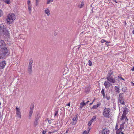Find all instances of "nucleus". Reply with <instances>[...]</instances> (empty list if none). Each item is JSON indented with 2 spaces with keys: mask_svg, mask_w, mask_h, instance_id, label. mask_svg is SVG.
I'll use <instances>...</instances> for the list:
<instances>
[{
  "mask_svg": "<svg viewBox=\"0 0 134 134\" xmlns=\"http://www.w3.org/2000/svg\"><path fill=\"white\" fill-rule=\"evenodd\" d=\"M113 71L111 70H109L108 74L106 79L110 83H114L116 82L115 78L113 77Z\"/></svg>",
  "mask_w": 134,
  "mask_h": 134,
  "instance_id": "f257e3e1",
  "label": "nucleus"
},
{
  "mask_svg": "<svg viewBox=\"0 0 134 134\" xmlns=\"http://www.w3.org/2000/svg\"><path fill=\"white\" fill-rule=\"evenodd\" d=\"M4 27L3 25H0V35L9 36V33L8 30L4 28Z\"/></svg>",
  "mask_w": 134,
  "mask_h": 134,
  "instance_id": "f03ea898",
  "label": "nucleus"
},
{
  "mask_svg": "<svg viewBox=\"0 0 134 134\" xmlns=\"http://www.w3.org/2000/svg\"><path fill=\"white\" fill-rule=\"evenodd\" d=\"M111 110L109 108H105L104 110L103 114L104 117L108 118L110 117Z\"/></svg>",
  "mask_w": 134,
  "mask_h": 134,
  "instance_id": "7ed1b4c3",
  "label": "nucleus"
},
{
  "mask_svg": "<svg viewBox=\"0 0 134 134\" xmlns=\"http://www.w3.org/2000/svg\"><path fill=\"white\" fill-rule=\"evenodd\" d=\"M15 19V16L13 14H9L7 19V21L8 23H12Z\"/></svg>",
  "mask_w": 134,
  "mask_h": 134,
  "instance_id": "20e7f679",
  "label": "nucleus"
},
{
  "mask_svg": "<svg viewBox=\"0 0 134 134\" xmlns=\"http://www.w3.org/2000/svg\"><path fill=\"white\" fill-rule=\"evenodd\" d=\"M124 96L123 93H119L118 97V100L120 102V103L122 104L125 105V103L124 101Z\"/></svg>",
  "mask_w": 134,
  "mask_h": 134,
  "instance_id": "39448f33",
  "label": "nucleus"
},
{
  "mask_svg": "<svg viewBox=\"0 0 134 134\" xmlns=\"http://www.w3.org/2000/svg\"><path fill=\"white\" fill-rule=\"evenodd\" d=\"M34 106L32 104L30 107L29 112V119H30L33 114L34 109Z\"/></svg>",
  "mask_w": 134,
  "mask_h": 134,
  "instance_id": "423d86ee",
  "label": "nucleus"
},
{
  "mask_svg": "<svg viewBox=\"0 0 134 134\" xmlns=\"http://www.w3.org/2000/svg\"><path fill=\"white\" fill-rule=\"evenodd\" d=\"M5 43L3 40H0V48L1 49L4 48L5 47Z\"/></svg>",
  "mask_w": 134,
  "mask_h": 134,
  "instance_id": "0eeeda50",
  "label": "nucleus"
},
{
  "mask_svg": "<svg viewBox=\"0 0 134 134\" xmlns=\"http://www.w3.org/2000/svg\"><path fill=\"white\" fill-rule=\"evenodd\" d=\"M6 65V62L5 61H2L0 62V68L2 69H3Z\"/></svg>",
  "mask_w": 134,
  "mask_h": 134,
  "instance_id": "6e6552de",
  "label": "nucleus"
},
{
  "mask_svg": "<svg viewBox=\"0 0 134 134\" xmlns=\"http://www.w3.org/2000/svg\"><path fill=\"white\" fill-rule=\"evenodd\" d=\"M125 122H123L120 125V127L116 131L117 134H120L121 133V131L122 130V129L123 128V126Z\"/></svg>",
  "mask_w": 134,
  "mask_h": 134,
  "instance_id": "1a4fd4ad",
  "label": "nucleus"
},
{
  "mask_svg": "<svg viewBox=\"0 0 134 134\" xmlns=\"http://www.w3.org/2000/svg\"><path fill=\"white\" fill-rule=\"evenodd\" d=\"M109 131L106 128L103 129L102 130V134H109Z\"/></svg>",
  "mask_w": 134,
  "mask_h": 134,
  "instance_id": "9d476101",
  "label": "nucleus"
},
{
  "mask_svg": "<svg viewBox=\"0 0 134 134\" xmlns=\"http://www.w3.org/2000/svg\"><path fill=\"white\" fill-rule=\"evenodd\" d=\"M77 119V116H75L72 119L71 122L72 125H74L76 123Z\"/></svg>",
  "mask_w": 134,
  "mask_h": 134,
  "instance_id": "9b49d317",
  "label": "nucleus"
},
{
  "mask_svg": "<svg viewBox=\"0 0 134 134\" xmlns=\"http://www.w3.org/2000/svg\"><path fill=\"white\" fill-rule=\"evenodd\" d=\"M3 50L2 52L4 53L5 55H8L9 54V52L8 49L5 47H4V48H2Z\"/></svg>",
  "mask_w": 134,
  "mask_h": 134,
  "instance_id": "f8f14e48",
  "label": "nucleus"
},
{
  "mask_svg": "<svg viewBox=\"0 0 134 134\" xmlns=\"http://www.w3.org/2000/svg\"><path fill=\"white\" fill-rule=\"evenodd\" d=\"M32 66H28V72L29 74H31L32 72Z\"/></svg>",
  "mask_w": 134,
  "mask_h": 134,
  "instance_id": "ddd939ff",
  "label": "nucleus"
},
{
  "mask_svg": "<svg viewBox=\"0 0 134 134\" xmlns=\"http://www.w3.org/2000/svg\"><path fill=\"white\" fill-rule=\"evenodd\" d=\"M111 83L108 81H105L104 83V85L106 88H108L110 86V85Z\"/></svg>",
  "mask_w": 134,
  "mask_h": 134,
  "instance_id": "4468645a",
  "label": "nucleus"
},
{
  "mask_svg": "<svg viewBox=\"0 0 134 134\" xmlns=\"http://www.w3.org/2000/svg\"><path fill=\"white\" fill-rule=\"evenodd\" d=\"M96 118V117L95 116H94L93 118L91 119L88 123V125L90 126L91 125L92 123L93 122L94 120Z\"/></svg>",
  "mask_w": 134,
  "mask_h": 134,
  "instance_id": "2eb2a0df",
  "label": "nucleus"
},
{
  "mask_svg": "<svg viewBox=\"0 0 134 134\" xmlns=\"http://www.w3.org/2000/svg\"><path fill=\"white\" fill-rule=\"evenodd\" d=\"M114 88L116 92L117 93L119 94L121 89H120L118 87L116 86Z\"/></svg>",
  "mask_w": 134,
  "mask_h": 134,
  "instance_id": "dca6fc26",
  "label": "nucleus"
},
{
  "mask_svg": "<svg viewBox=\"0 0 134 134\" xmlns=\"http://www.w3.org/2000/svg\"><path fill=\"white\" fill-rule=\"evenodd\" d=\"M5 55L2 52L0 53V59H4L5 58Z\"/></svg>",
  "mask_w": 134,
  "mask_h": 134,
  "instance_id": "f3484780",
  "label": "nucleus"
},
{
  "mask_svg": "<svg viewBox=\"0 0 134 134\" xmlns=\"http://www.w3.org/2000/svg\"><path fill=\"white\" fill-rule=\"evenodd\" d=\"M122 120H124L125 121L127 122L128 121V119L126 116H125L123 115L122 116L121 119V121Z\"/></svg>",
  "mask_w": 134,
  "mask_h": 134,
  "instance_id": "a211bd4d",
  "label": "nucleus"
},
{
  "mask_svg": "<svg viewBox=\"0 0 134 134\" xmlns=\"http://www.w3.org/2000/svg\"><path fill=\"white\" fill-rule=\"evenodd\" d=\"M105 98L107 100H109L110 99V97L108 93L106 94L105 96Z\"/></svg>",
  "mask_w": 134,
  "mask_h": 134,
  "instance_id": "6ab92c4d",
  "label": "nucleus"
},
{
  "mask_svg": "<svg viewBox=\"0 0 134 134\" xmlns=\"http://www.w3.org/2000/svg\"><path fill=\"white\" fill-rule=\"evenodd\" d=\"M45 12L46 14H47V15L48 16H49L50 14V11L48 8H47L45 9Z\"/></svg>",
  "mask_w": 134,
  "mask_h": 134,
  "instance_id": "aec40b11",
  "label": "nucleus"
},
{
  "mask_svg": "<svg viewBox=\"0 0 134 134\" xmlns=\"http://www.w3.org/2000/svg\"><path fill=\"white\" fill-rule=\"evenodd\" d=\"M40 117V114H37L36 115L35 117V120H37L38 121Z\"/></svg>",
  "mask_w": 134,
  "mask_h": 134,
  "instance_id": "412c9836",
  "label": "nucleus"
},
{
  "mask_svg": "<svg viewBox=\"0 0 134 134\" xmlns=\"http://www.w3.org/2000/svg\"><path fill=\"white\" fill-rule=\"evenodd\" d=\"M84 1H82L81 2V4L80 5H79L78 7L79 8H82L84 6Z\"/></svg>",
  "mask_w": 134,
  "mask_h": 134,
  "instance_id": "4be33fe9",
  "label": "nucleus"
},
{
  "mask_svg": "<svg viewBox=\"0 0 134 134\" xmlns=\"http://www.w3.org/2000/svg\"><path fill=\"white\" fill-rule=\"evenodd\" d=\"M128 109L126 107H125L124 108L123 110V114L124 115H125L128 112Z\"/></svg>",
  "mask_w": 134,
  "mask_h": 134,
  "instance_id": "5701e85b",
  "label": "nucleus"
},
{
  "mask_svg": "<svg viewBox=\"0 0 134 134\" xmlns=\"http://www.w3.org/2000/svg\"><path fill=\"white\" fill-rule=\"evenodd\" d=\"M33 62V60L32 58H30L29 60V64L28 66H32V63Z\"/></svg>",
  "mask_w": 134,
  "mask_h": 134,
  "instance_id": "b1692460",
  "label": "nucleus"
},
{
  "mask_svg": "<svg viewBox=\"0 0 134 134\" xmlns=\"http://www.w3.org/2000/svg\"><path fill=\"white\" fill-rule=\"evenodd\" d=\"M101 93L103 95V98H105V93L104 92V90L103 89H102L101 91Z\"/></svg>",
  "mask_w": 134,
  "mask_h": 134,
  "instance_id": "393cba45",
  "label": "nucleus"
},
{
  "mask_svg": "<svg viewBox=\"0 0 134 134\" xmlns=\"http://www.w3.org/2000/svg\"><path fill=\"white\" fill-rule=\"evenodd\" d=\"M86 105V104H85V103L84 102V101L83 102H82L80 103V107L82 108L85 105Z\"/></svg>",
  "mask_w": 134,
  "mask_h": 134,
  "instance_id": "a878e982",
  "label": "nucleus"
},
{
  "mask_svg": "<svg viewBox=\"0 0 134 134\" xmlns=\"http://www.w3.org/2000/svg\"><path fill=\"white\" fill-rule=\"evenodd\" d=\"M28 9L29 11H30V13H31V5H28Z\"/></svg>",
  "mask_w": 134,
  "mask_h": 134,
  "instance_id": "bb28decb",
  "label": "nucleus"
},
{
  "mask_svg": "<svg viewBox=\"0 0 134 134\" xmlns=\"http://www.w3.org/2000/svg\"><path fill=\"white\" fill-rule=\"evenodd\" d=\"M38 123V121L35 120V121L34 122V125L35 127H36Z\"/></svg>",
  "mask_w": 134,
  "mask_h": 134,
  "instance_id": "cd10ccee",
  "label": "nucleus"
},
{
  "mask_svg": "<svg viewBox=\"0 0 134 134\" xmlns=\"http://www.w3.org/2000/svg\"><path fill=\"white\" fill-rule=\"evenodd\" d=\"M121 90H122V92H123L124 93L125 92L127 91V88L126 87H124L123 88H122V89H121Z\"/></svg>",
  "mask_w": 134,
  "mask_h": 134,
  "instance_id": "c85d7f7f",
  "label": "nucleus"
},
{
  "mask_svg": "<svg viewBox=\"0 0 134 134\" xmlns=\"http://www.w3.org/2000/svg\"><path fill=\"white\" fill-rule=\"evenodd\" d=\"M16 114L18 115V117L20 118H21L20 112H16Z\"/></svg>",
  "mask_w": 134,
  "mask_h": 134,
  "instance_id": "c756f323",
  "label": "nucleus"
},
{
  "mask_svg": "<svg viewBox=\"0 0 134 134\" xmlns=\"http://www.w3.org/2000/svg\"><path fill=\"white\" fill-rule=\"evenodd\" d=\"M53 0H47L46 3L47 4H50L51 2H52Z\"/></svg>",
  "mask_w": 134,
  "mask_h": 134,
  "instance_id": "7c9ffc66",
  "label": "nucleus"
},
{
  "mask_svg": "<svg viewBox=\"0 0 134 134\" xmlns=\"http://www.w3.org/2000/svg\"><path fill=\"white\" fill-rule=\"evenodd\" d=\"M16 112H20V109L19 108H18L17 107H16Z\"/></svg>",
  "mask_w": 134,
  "mask_h": 134,
  "instance_id": "2f4dec72",
  "label": "nucleus"
},
{
  "mask_svg": "<svg viewBox=\"0 0 134 134\" xmlns=\"http://www.w3.org/2000/svg\"><path fill=\"white\" fill-rule=\"evenodd\" d=\"M3 12L2 10L0 9V17L2 16L3 15Z\"/></svg>",
  "mask_w": 134,
  "mask_h": 134,
  "instance_id": "473e14b6",
  "label": "nucleus"
},
{
  "mask_svg": "<svg viewBox=\"0 0 134 134\" xmlns=\"http://www.w3.org/2000/svg\"><path fill=\"white\" fill-rule=\"evenodd\" d=\"M89 130H89L88 132H87L86 131H85L83 132V134H89Z\"/></svg>",
  "mask_w": 134,
  "mask_h": 134,
  "instance_id": "72a5a7b5",
  "label": "nucleus"
},
{
  "mask_svg": "<svg viewBox=\"0 0 134 134\" xmlns=\"http://www.w3.org/2000/svg\"><path fill=\"white\" fill-rule=\"evenodd\" d=\"M5 3L7 4H9L10 3V1L9 0H7L5 1Z\"/></svg>",
  "mask_w": 134,
  "mask_h": 134,
  "instance_id": "f704fd0d",
  "label": "nucleus"
},
{
  "mask_svg": "<svg viewBox=\"0 0 134 134\" xmlns=\"http://www.w3.org/2000/svg\"><path fill=\"white\" fill-rule=\"evenodd\" d=\"M48 120V123L49 124H51L52 123V121L51 120H49V119L48 118H47L46 119V121Z\"/></svg>",
  "mask_w": 134,
  "mask_h": 134,
  "instance_id": "c9c22d12",
  "label": "nucleus"
},
{
  "mask_svg": "<svg viewBox=\"0 0 134 134\" xmlns=\"http://www.w3.org/2000/svg\"><path fill=\"white\" fill-rule=\"evenodd\" d=\"M101 42L102 43H104V42H108L107 41L104 39H102L101 40Z\"/></svg>",
  "mask_w": 134,
  "mask_h": 134,
  "instance_id": "e433bc0d",
  "label": "nucleus"
},
{
  "mask_svg": "<svg viewBox=\"0 0 134 134\" xmlns=\"http://www.w3.org/2000/svg\"><path fill=\"white\" fill-rule=\"evenodd\" d=\"M88 63H89L88 65H89V66H91L92 65V64L91 61H90V60H89L88 61Z\"/></svg>",
  "mask_w": 134,
  "mask_h": 134,
  "instance_id": "4c0bfd02",
  "label": "nucleus"
},
{
  "mask_svg": "<svg viewBox=\"0 0 134 134\" xmlns=\"http://www.w3.org/2000/svg\"><path fill=\"white\" fill-rule=\"evenodd\" d=\"M98 108V106H97V105H95L93 106L92 107V108L94 109H96L97 108Z\"/></svg>",
  "mask_w": 134,
  "mask_h": 134,
  "instance_id": "58836bf2",
  "label": "nucleus"
},
{
  "mask_svg": "<svg viewBox=\"0 0 134 134\" xmlns=\"http://www.w3.org/2000/svg\"><path fill=\"white\" fill-rule=\"evenodd\" d=\"M27 4L28 5H31V2L29 0H28L27 1Z\"/></svg>",
  "mask_w": 134,
  "mask_h": 134,
  "instance_id": "ea45409f",
  "label": "nucleus"
},
{
  "mask_svg": "<svg viewBox=\"0 0 134 134\" xmlns=\"http://www.w3.org/2000/svg\"><path fill=\"white\" fill-rule=\"evenodd\" d=\"M58 111H56L55 113L54 114V116L55 117L57 114H58Z\"/></svg>",
  "mask_w": 134,
  "mask_h": 134,
  "instance_id": "a19ab883",
  "label": "nucleus"
},
{
  "mask_svg": "<svg viewBox=\"0 0 134 134\" xmlns=\"http://www.w3.org/2000/svg\"><path fill=\"white\" fill-rule=\"evenodd\" d=\"M57 131H58V130H55L54 131H52L51 132H51V133H54V132H57Z\"/></svg>",
  "mask_w": 134,
  "mask_h": 134,
  "instance_id": "79ce46f5",
  "label": "nucleus"
},
{
  "mask_svg": "<svg viewBox=\"0 0 134 134\" xmlns=\"http://www.w3.org/2000/svg\"><path fill=\"white\" fill-rule=\"evenodd\" d=\"M46 132V131H44V130H43L42 132V134H45Z\"/></svg>",
  "mask_w": 134,
  "mask_h": 134,
  "instance_id": "37998d69",
  "label": "nucleus"
},
{
  "mask_svg": "<svg viewBox=\"0 0 134 134\" xmlns=\"http://www.w3.org/2000/svg\"><path fill=\"white\" fill-rule=\"evenodd\" d=\"M118 78H119L120 79H122L124 80V79L122 77H120L119 76H118Z\"/></svg>",
  "mask_w": 134,
  "mask_h": 134,
  "instance_id": "c03bdc74",
  "label": "nucleus"
},
{
  "mask_svg": "<svg viewBox=\"0 0 134 134\" xmlns=\"http://www.w3.org/2000/svg\"><path fill=\"white\" fill-rule=\"evenodd\" d=\"M112 1L113 2H115L116 3H117L116 1L115 0H112Z\"/></svg>",
  "mask_w": 134,
  "mask_h": 134,
  "instance_id": "a18cd8bd",
  "label": "nucleus"
},
{
  "mask_svg": "<svg viewBox=\"0 0 134 134\" xmlns=\"http://www.w3.org/2000/svg\"><path fill=\"white\" fill-rule=\"evenodd\" d=\"M70 103H68L67 105H66L67 106H70Z\"/></svg>",
  "mask_w": 134,
  "mask_h": 134,
  "instance_id": "49530a36",
  "label": "nucleus"
},
{
  "mask_svg": "<svg viewBox=\"0 0 134 134\" xmlns=\"http://www.w3.org/2000/svg\"><path fill=\"white\" fill-rule=\"evenodd\" d=\"M100 105V103H98L97 105V106H98V107Z\"/></svg>",
  "mask_w": 134,
  "mask_h": 134,
  "instance_id": "de8ad7c7",
  "label": "nucleus"
},
{
  "mask_svg": "<svg viewBox=\"0 0 134 134\" xmlns=\"http://www.w3.org/2000/svg\"><path fill=\"white\" fill-rule=\"evenodd\" d=\"M89 102V101L88 100L87 101V102L85 103L86 104V105Z\"/></svg>",
  "mask_w": 134,
  "mask_h": 134,
  "instance_id": "09e8293b",
  "label": "nucleus"
},
{
  "mask_svg": "<svg viewBox=\"0 0 134 134\" xmlns=\"http://www.w3.org/2000/svg\"><path fill=\"white\" fill-rule=\"evenodd\" d=\"M131 70L132 71H134V66L133 67V68L131 69Z\"/></svg>",
  "mask_w": 134,
  "mask_h": 134,
  "instance_id": "8fccbe9b",
  "label": "nucleus"
},
{
  "mask_svg": "<svg viewBox=\"0 0 134 134\" xmlns=\"http://www.w3.org/2000/svg\"><path fill=\"white\" fill-rule=\"evenodd\" d=\"M36 0V5H37V4L39 0Z\"/></svg>",
  "mask_w": 134,
  "mask_h": 134,
  "instance_id": "3c124183",
  "label": "nucleus"
},
{
  "mask_svg": "<svg viewBox=\"0 0 134 134\" xmlns=\"http://www.w3.org/2000/svg\"><path fill=\"white\" fill-rule=\"evenodd\" d=\"M117 127H118V125H116V127H115V128H116V129H117Z\"/></svg>",
  "mask_w": 134,
  "mask_h": 134,
  "instance_id": "603ef678",
  "label": "nucleus"
},
{
  "mask_svg": "<svg viewBox=\"0 0 134 134\" xmlns=\"http://www.w3.org/2000/svg\"><path fill=\"white\" fill-rule=\"evenodd\" d=\"M48 132V134H51V132Z\"/></svg>",
  "mask_w": 134,
  "mask_h": 134,
  "instance_id": "864d4df0",
  "label": "nucleus"
},
{
  "mask_svg": "<svg viewBox=\"0 0 134 134\" xmlns=\"http://www.w3.org/2000/svg\"><path fill=\"white\" fill-rule=\"evenodd\" d=\"M132 33L134 34V30L132 31Z\"/></svg>",
  "mask_w": 134,
  "mask_h": 134,
  "instance_id": "5fc2aeb1",
  "label": "nucleus"
},
{
  "mask_svg": "<svg viewBox=\"0 0 134 134\" xmlns=\"http://www.w3.org/2000/svg\"><path fill=\"white\" fill-rule=\"evenodd\" d=\"M92 103H92H92H90V105H91V104H92Z\"/></svg>",
  "mask_w": 134,
  "mask_h": 134,
  "instance_id": "6e6d98bb",
  "label": "nucleus"
},
{
  "mask_svg": "<svg viewBox=\"0 0 134 134\" xmlns=\"http://www.w3.org/2000/svg\"><path fill=\"white\" fill-rule=\"evenodd\" d=\"M121 134H124V133L122 132H121Z\"/></svg>",
  "mask_w": 134,
  "mask_h": 134,
  "instance_id": "4d7b16f0",
  "label": "nucleus"
},
{
  "mask_svg": "<svg viewBox=\"0 0 134 134\" xmlns=\"http://www.w3.org/2000/svg\"><path fill=\"white\" fill-rule=\"evenodd\" d=\"M68 130L67 131H66V133H67V132H68Z\"/></svg>",
  "mask_w": 134,
  "mask_h": 134,
  "instance_id": "13d9d810",
  "label": "nucleus"
},
{
  "mask_svg": "<svg viewBox=\"0 0 134 134\" xmlns=\"http://www.w3.org/2000/svg\"><path fill=\"white\" fill-rule=\"evenodd\" d=\"M1 103L0 102V105H1Z\"/></svg>",
  "mask_w": 134,
  "mask_h": 134,
  "instance_id": "bf43d9fd",
  "label": "nucleus"
},
{
  "mask_svg": "<svg viewBox=\"0 0 134 134\" xmlns=\"http://www.w3.org/2000/svg\"><path fill=\"white\" fill-rule=\"evenodd\" d=\"M132 83L134 85V83Z\"/></svg>",
  "mask_w": 134,
  "mask_h": 134,
  "instance_id": "052dcab7",
  "label": "nucleus"
},
{
  "mask_svg": "<svg viewBox=\"0 0 134 134\" xmlns=\"http://www.w3.org/2000/svg\"><path fill=\"white\" fill-rule=\"evenodd\" d=\"M125 24H126V22H125Z\"/></svg>",
  "mask_w": 134,
  "mask_h": 134,
  "instance_id": "680f3d73",
  "label": "nucleus"
}]
</instances>
